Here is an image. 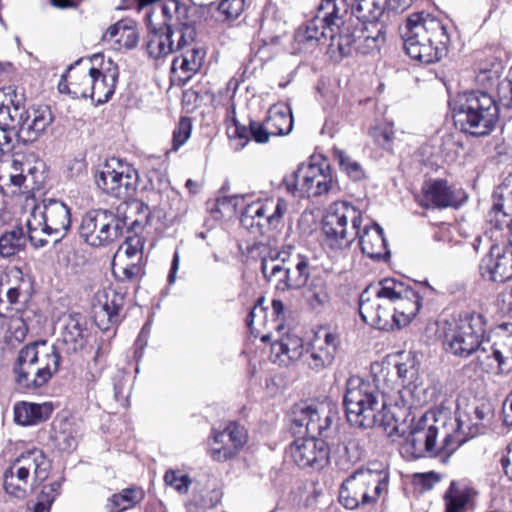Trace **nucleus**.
I'll return each mask as SVG.
<instances>
[{"instance_id":"29","label":"nucleus","mask_w":512,"mask_h":512,"mask_svg":"<svg viewBox=\"0 0 512 512\" xmlns=\"http://www.w3.org/2000/svg\"><path fill=\"white\" fill-rule=\"evenodd\" d=\"M122 305V297L114 291L99 294L97 302L93 304V317L96 325L101 330H108L110 325L118 324Z\"/></svg>"},{"instance_id":"41","label":"nucleus","mask_w":512,"mask_h":512,"mask_svg":"<svg viewBox=\"0 0 512 512\" xmlns=\"http://www.w3.org/2000/svg\"><path fill=\"white\" fill-rule=\"evenodd\" d=\"M394 366L403 385L413 384L417 380L420 362L415 353L399 352L395 356Z\"/></svg>"},{"instance_id":"16","label":"nucleus","mask_w":512,"mask_h":512,"mask_svg":"<svg viewBox=\"0 0 512 512\" xmlns=\"http://www.w3.org/2000/svg\"><path fill=\"white\" fill-rule=\"evenodd\" d=\"M438 435L439 428L428 424L427 418L422 417L411 427L402 450L413 459L435 457L441 448L448 444V433H444L441 441L442 445H438Z\"/></svg>"},{"instance_id":"60","label":"nucleus","mask_w":512,"mask_h":512,"mask_svg":"<svg viewBox=\"0 0 512 512\" xmlns=\"http://www.w3.org/2000/svg\"><path fill=\"white\" fill-rule=\"evenodd\" d=\"M256 212L253 208H249L248 205L241 213L240 223L243 228L247 229L251 233L260 234V228H258L256 221Z\"/></svg>"},{"instance_id":"22","label":"nucleus","mask_w":512,"mask_h":512,"mask_svg":"<svg viewBox=\"0 0 512 512\" xmlns=\"http://www.w3.org/2000/svg\"><path fill=\"white\" fill-rule=\"evenodd\" d=\"M350 3L347 0H322L316 16L307 22L304 30L299 32L300 40L316 39L318 30L325 24H335L348 15ZM319 35H323L319 33Z\"/></svg>"},{"instance_id":"54","label":"nucleus","mask_w":512,"mask_h":512,"mask_svg":"<svg viewBox=\"0 0 512 512\" xmlns=\"http://www.w3.org/2000/svg\"><path fill=\"white\" fill-rule=\"evenodd\" d=\"M502 71L503 67L501 63H494L489 69L481 68L476 75V80L478 83L486 87H492L496 84L498 86L500 84L498 81L501 77Z\"/></svg>"},{"instance_id":"53","label":"nucleus","mask_w":512,"mask_h":512,"mask_svg":"<svg viewBox=\"0 0 512 512\" xmlns=\"http://www.w3.org/2000/svg\"><path fill=\"white\" fill-rule=\"evenodd\" d=\"M369 134L377 146L385 150H391L392 142L394 139V131L392 127L387 125L375 126L370 130Z\"/></svg>"},{"instance_id":"45","label":"nucleus","mask_w":512,"mask_h":512,"mask_svg":"<svg viewBox=\"0 0 512 512\" xmlns=\"http://www.w3.org/2000/svg\"><path fill=\"white\" fill-rule=\"evenodd\" d=\"M143 491L127 488L121 493L114 494L110 499V512H126L143 499Z\"/></svg>"},{"instance_id":"4","label":"nucleus","mask_w":512,"mask_h":512,"mask_svg":"<svg viewBox=\"0 0 512 512\" xmlns=\"http://www.w3.org/2000/svg\"><path fill=\"white\" fill-rule=\"evenodd\" d=\"M356 25L358 24L355 23L353 18L344 17L335 24H325V26L321 27L318 30V34L323 32V35H315L316 39L307 40H300L299 32L303 30L300 28L295 33V41L308 49L317 46L323 40L329 39V53L331 57H335V54L338 53L339 59L349 56L354 49L361 53H366L367 50L362 49L358 45L361 40L367 43L368 49H375L378 47L379 42L384 41L385 35L382 29H377V34L373 36L363 26L357 28Z\"/></svg>"},{"instance_id":"32","label":"nucleus","mask_w":512,"mask_h":512,"mask_svg":"<svg viewBox=\"0 0 512 512\" xmlns=\"http://www.w3.org/2000/svg\"><path fill=\"white\" fill-rule=\"evenodd\" d=\"M512 216V178L506 179L493 193V206L489 213L490 223L498 230Z\"/></svg>"},{"instance_id":"3","label":"nucleus","mask_w":512,"mask_h":512,"mask_svg":"<svg viewBox=\"0 0 512 512\" xmlns=\"http://www.w3.org/2000/svg\"><path fill=\"white\" fill-rule=\"evenodd\" d=\"M58 348L46 341L34 342L20 349L13 367L19 389L34 391L46 385L59 370Z\"/></svg>"},{"instance_id":"48","label":"nucleus","mask_w":512,"mask_h":512,"mask_svg":"<svg viewBox=\"0 0 512 512\" xmlns=\"http://www.w3.org/2000/svg\"><path fill=\"white\" fill-rule=\"evenodd\" d=\"M306 298L313 308L323 306L330 297L327 286L322 279H313L306 291Z\"/></svg>"},{"instance_id":"37","label":"nucleus","mask_w":512,"mask_h":512,"mask_svg":"<svg viewBox=\"0 0 512 512\" xmlns=\"http://www.w3.org/2000/svg\"><path fill=\"white\" fill-rule=\"evenodd\" d=\"M272 353L275 355L274 362L287 366L300 358L304 359L303 340L295 335H287L272 345Z\"/></svg>"},{"instance_id":"21","label":"nucleus","mask_w":512,"mask_h":512,"mask_svg":"<svg viewBox=\"0 0 512 512\" xmlns=\"http://www.w3.org/2000/svg\"><path fill=\"white\" fill-rule=\"evenodd\" d=\"M339 345L340 340L336 333H318L311 341L303 362L314 372H321L333 364Z\"/></svg>"},{"instance_id":"35","label":"nucleus","mask_w":512,"mask_h":512,"mask_svg":"<svg viewBox=\"0 0 512 512\" xmlns=\"http://www.w3.org/2000/svg\"><path fill=\"white\" fill-rule=\"evenodd\" d=\"M315 164H300L290 176L284 179V183L288 192L295 194L300 192L302 196L317 197L316 181H315Z\"/></svg>"},{"instance_id":"6","label":"nucleus","mask_w":512,"mask_h":512,"mask_svg":"<svg viewBox=\"0 0 512 512\" xmlns=\"http://www.w3.org/2000/svg\"><path fill=\"white\" fill-rule=\"evenodd\" d=\"M309 257L296 252L292 247L280 251H270L261 260L264 278L276 281L278 291L298 290L303 288L311 276Z\"/></svg>"},{"instance_id":"51","label":"nucleus","mask_w":512,"mask_h":512,"mask_svg":"<svg viewBox=\"0 0 512 512\" xmlns=\"http://www.w3.org/2000/svg\"><path fill=\"white\" fill-rule=\"evenodd\" d=\"M192 132V120L189 117H181L173 131L172 149L177 151L190 138Z\"/></svg>"},{"instance_id":"15","label":"nucleus","mask_w":512,"mask_h":512,"mask_svg":"<svg viewBox=\"0 0 512 512\" xmlns=\"http://www.w3.org/2000/svg\"><path fill=\"white\" fill-rule=\"evenodd\" d=\"M359 314L362 320L379 330L398 328L391 300L382 292V281L377 287L362 292L359 299Z\"/></svg>"},{"instance_id":"61","label":"nucleus","mask_w":512,"mask_h":512,"mask_svg":"<svg viewBox=\"0 0 512 512\" xmlns=\"http://www.w3.org/2000/svg\"><path fill=\"white\" fill-rule=\"evenodd\" d=\"M219 447H212L209 451L210 456L213 460L218 462H224L232 459L237 455L235 448H231L227 444H220Z\"/></svg>"},{"instance_id":"56","label":"nucleus","mask_w":512,"mask_h":512,"mask_svg":"<svg viewBox=\"0 0 512 512\" xmlns=\"http://www.w3.org/2000/svg\"><path fill=\"white\" fill-rule=\"evenodd\" d=\"M246 0H221L216 8L226 17L235 19L244 11Z\"/></svg>"},{"instance_id":"43","label":"nucleus","mask_w":512,"mask_h":512,"mask_svg":"<svg viewBox=\"0 0 512 512\" xmlns=\"http://www.w3.org/2000/svg\"><path fill=\"white\" fill-rule=\"evenodd\" d=\"M53 441L56 447L65 452L73 451L78 445V434L74 425L68 421H62L59 426H54Z\"/></svg>"},{"instance_id":"64","label":"nucleus","mask_w":512,"mask_h":512,"mask_svg":"<svg viewBox=\"0 0 512 512\" xmlns=\"http://www.w3.org/2000/svg\"><path fill=\"white\" fill-rule=\"evenodd\" d=\"M439 480L440 478L434 472L419 473L414 476L415 483L421 485L425 490L431 489Z\"/></svg>"},{"instance_id":"18","label":"nucleus","mask_w":512,"mask_h":512,"mask_svg":"<svg viewBox=\"0 0 512 512\" xmlns=\"http://www.w3.org/2000/svg\"><path fill=\"white\" fill-rule=\"evenodd\" d=\"M50 461L39 449L28 450L19 455L5 470L4 474L31 482L32 490L45 481L49 475Z\"/></svg>"},{"instance_id":"42","label":"nucleus","mask_w":512,"mask_h":512,"mask_svg":"<svg viewBox=\"0 0 512 512\" xmlns=\"http://www.w3.org/2000/svg\"><path fill=\"white\" fill-rule=\"evenodd\" d=\"M26 245V236L21 226H14L0 237V255L10 257L23 250Z\"/></svg>"},{"instance_id":"52","label":"nucleus","mask_w":512,"mask_h":512,"mask_svg":"<svg viewBox=\"0 0 512 512\" xmlns=\"http://www.w3.org/2000/svg\"><path fill=\"white\" fill-rule=\"evenodd\" d=\"M166 485L173 487L178 493L186 494L192 483L187 474H180L179 471L168 470L164 475Z\"/></svg>"},{"instance_id":"17","label":"nucleus","mask_w":512,"mask_h":512,"mask_svg":"<svg viewBox=\"0 0 512 512\" xmlns=\"http://www.w3.org/2000/svg\"><path fill=\"white\" fill-rule=\"evenodd\" d=\"M382 292L391 300L398 328L409 324L421 308V296L412 287L394 279L382 280Z\"/></svg>"},{"instance_id":"62","label":"nucleus","mask_w":512,"mask_h":512,"mask_svg":"<svg viewBox=\"0 0 512 512\" xmlns=\"http://www.w3.org/2000/svg\"><path fill=\"white\" fill-rule=\"evenodd\" d=\"M510 78L503 80L498 85V95L505 105L512 108V68L510 69Z\"/></svg>"},{"instance_id":"20","label":"nucleus","mask_w":512,"mask_h":512,"mask_svg":"<svg viewBox=\"0 0 512 512\" xmlns=\"http://www.w3.org/2000/svg\"><path fill=\"white\" fill-rule=\"evenodd\" d=\"M289 451L293 461L301 468L321 469L328 462L327 444L313 436L296 439L290 445Z\"/></svg>"},{"instance_id":"12","label":"nucleus","mask_w":512,"mask_h":512,"mask_svg":"<svg viewBox=\"0 0 512 512\" xmlns=\"http://www.w3.org/2000/svg\"><path fill=\"white\" fill-rule=\"evenodd\" d=\"M125 225L111 210L92 209L82 217L79 235L92 247L107 246L121 237Z\"/></svg>"},{"instance_id":"33","label":"nucleus","mask_w":512,"mask_h":512,"mask_svg":"<svg viewBox=\"0 0 512 512\" xmlns=\"http://www.w3.org/2000/svg\"><path fill=\"white\" fill-rule=\"evenodd\" d=\"M248 207L255 210L256 223L260 228V234H263L266 228L279 227L288 205L284 199L278 198L277 201L267 200L266 202L251 203L248 204Z\"/></svg>"},{"instance_id":"59","label":"nucleus","mask_w":512,"mask_h":512,"mask_svg":"<svg viewBox=\"0 0 512 512\" xmlns=\"http://www.w3.org/2000/svg\"><path fill=\"white\" fill-rule=\"evenodd\" d=\"M59 490V482L44 485L37 497V500L43 503L46 507L50 508L56 497L59 495Z\"/></svg>"},{"instance_id":"8","label":"nucleus","mask_w":512,"mask_h":512,"mask_svg":"<svg viewBox=\"0 0 512 512\" xmlns=\"http://www.w3.org/2000/svg\"><path fill=\"white\" fill-rule=\"evenodd\" d=\"M389 477L383 470L361 467L349 475L339 490V502L347 509L374 506L387 494Z\"/></svg>"},{"instance_id":"28","label":"nucleus","mask_w":512,"mask_h":512,"mask_svg":"<svg viewBox=\"0 0 512 512\" xmlns=\"http://www.w3.org/2000/svg\"><path fill=\"white\" fill-rule=\"evenodd\" d=\"M483 274H488L494 282H506L512 278V247L502 249L493 245L489 257L483 259L481 264Z\"/></svg>"},{"instance_id":"24","label":"nucleus","mask_w":512,"mask_h":512,"mask_svg":"<svg viewBox=\"0 0 512 512\" xmlns=\"http://www.w3.org/2000/svg\"><path fill=\"white\" fill-rule=\"evenodd\" d=\"M403 47L406 54L413 60L421 63H434L442 57V48L431 43L424 35H418L413 30L400 27Z\"/></svg>"},{"instance_id":"7","label":"nucleus","mask_w":512,"mask_h":512,"mask_svg":"<svg viewBox=\"0 0 512 512\" xmlns=\"http://www.w3.org/2000/svg\"><path fill=\"white\" fill-rule=\"evenodd\" d=\"M26 227L28 239L35 248L47 245L44 235L58 242L71 227L70 208L60 200L44 199L32 209Z\"/></svg>"},{"instance_id":"31","label":"nucleus","mask_w":512,"mask_h":512,"mask_svg":"<svg viewBox=\"0 0 512 512\" xmlns=\"http://www.w3.org/2000/svg\"><path fill=\"white\" fill-rule=\"evenodd\" d=\"M266 122L263 123L251 120L249 125H241L236 119L233 120V126L228 128V135L234 145L235 150L243 149L250 140L259 144H265L273 136L267 129Z\"/></svg>"},{"instance_id":"14","label":"nucleus","mask_w":512,"mask_h":512,"mask_svg":"<svg viewBox=\"0 0 512 512\" xmlns=\"http://www.w3.org/2000/svg\"><path fill=\"white\" fill-rule=\"evenodd\" d=\"M463 402L464 400H457L455 412L457 427L454 434L450 435V455L468 439L482 434L493 418V410L489 403L465 404L463 408Z\"/></svg>"},{"instance_id":"38","label":"nucleus","mask_w":512,"mask_h":512,"mask_svg":"<svg viewBox=\"0 0 512 512\" xmlns=\"http://www.w3.org/2000/svg\"><path fill=\"white\" fill-rule=\"evenodd\" d=\"M424 203L430 219H436L438 212L448 207V184L445 180H435L423 187Z\"/></svg>"},{"instance_id":"36","label":"nucleus","mask_w":512,"mask_h":512,"mask_svg":"<svg viewBox=\"0 0 512 512\" xmlns=\"http://www.w3.org/2000/svg\"><path fill=\"white\" fill-rule=\"evenodd\" d=\"M387 0H355L346 17H351L368 30L366 23L378 28V20L386 8Z\"/></svg>"},{"instance_id":"40","label":"nucleus","mask_w":512,"mask_h":512,"mask_svg":"<svg viewBox=\"0 0 512 512\" xmlns=\"http://www.w3.org/2000/svg\"><path fill=\"white\" fill-rule=\"evenodd\" d=\"M489 351L498 362L499 369L503 371L507 362L512 360V324L501 326L497 340L488 344Z\"/></svg>"},{"instance_id":"27","label":"nucleus","mask_w":512,"mask_h":512,"mask_svg":"<svg viewBox=\"0 0 512 512\" xmlns=\"http://www.w3.org/2000/svg\"><path fill=\"white\" fill-rule=\"evenodd\" d=\"M181 55L176 56L171 71L178 82L186 84L201 68L205 52L194 45V42L183 49H176Z\"/></svg>"},{"instance_id":"5","label":"nucleus","mask_w":512,"mask_h":512,"mask_svg":"<svg viewBox=\"0 0 512 512\" xmlns=\"http://www.w3.org/2000/svg\"><path fill=\"white\" fill-rule=\"evenodd\" d=\"M454 125L473 136L489 135L495 128L499 108L487 92L472 90L459 93L450 103Z\"/></svg>"},{"instance_id":"25","label":"nucleus","mask_w":512,"mask_h":512,"mask_svg":"<svg viewBox=\"0 0 512 512\" xmlns=\"http://www.w3.org/2000/svg\"><path fill=\"white\" fill-rule=\"evenodd\" d=\"M404 28L413 30L418 35H424L431 43L438 46H443L446 50V43L448 41V34L446 26L443 22L432 14L414 13L409 16L404 25Z\"/></svg>"},{"instance_id":"30","label":"nucleus","mask_w":512,"mask_h":512,"mask_svg":"<svg viewBox=\"0 0 512 512\" xmlns=\"http://www.w3.org/2000/svg\"><path fill=\"white\" fill-rule=\"evenodd\" d=\"M326 405H298L294 408L291 415V430L294 434L316 437L317 431L321 428L319 425L320 416L323 413V407Z\"/></svg>"},{"instance_id":"11","label":"nucleus","mask_w":512,"mask_h":512,"mask_svg":"<svg viewBox=\"0 0 512 512\" xmlns=\"http://www.w3.org/2000/svg\"><path fill=\"white\" fill-rule=\"evenodd\" d=\"M486 321L482 314L465 311L454 319L450 340V352L468 357L481 350L488 352L489 339H485Z\"/></svg>"},{"instance_id":"34","label":"nucleus","mask_w":512,"mask_h":512,"mask_svg":"<svg viewBox=\"0 0 512 512\" xmlns=\"http://www.w3.org/2000/svg\"><path fill=\"white\" fill-rule=\"evenodd\" d=\"M54 411L52 402H19L14 406V420L22 426L38 425L47 421Z\"/></svg>"},{"instance_id":"46","label":"nucleus","mask_w":512,"mask_h":512,"mask_svg":"<svg viewBox=\"0 0 512 512\" xmlns=\"http://www.w3.org/2000/svg\"><path fill=\"white\" fill-rule=\"evenodd\" d=\"M475 492L469 487L457 488L450 483V512H467L473 508Z\"/></svg>"},{"instance_id":"9","label":"nucleus","mask_w":512,"mask_h":512,"mask_svg":"<svg viewBox=\"0 0 512 512\" xmlns=\"http://www.w3.org/2000/svg\"><path fill=\"white\" fill-rule=\"evenodd\" d=\"M363 217L360 210L348 202H335L322 219L324 245L333 251L349 248L359 235Z\"/></svg>"},{"instance_id":"58","label":"nucleus","mask_w":512,"mask_h":512,"mask_svg":"<svg viewBox=\"0 0 512 512\" xmlns=\"http://www.w3.org/2000/svg\"><path fill=\"white\" fill-rule=\"evenodd\" d=\"M15 135L10 123L0 125V155L10 153L14 147Z\"/></svg>"},{"instance_id":"55","label":"nucleus","mask_w":512,"mask_h":512,"mask_svg":"<svg viewBox=\"0 0 512 512\" xmlns=\"http://www.w3.org/2000/svg\"><path fill=\"white\" fill-rule=\"evenodd\" d=\"M315 181H316V194L323 195L328 193L332 187L333 181L330 174L329 165L325 167L315 164Z\"/></svg>"},{"instance_id":"10","label":"nucleus","mask_w":512,"mask_h":512,"mask_svg":"<svg viewBox=\"0 0 512 512\" xmlns=\"http://www.w3.org/2000/svg\"><path fill=\"white\" fill-rule=\"evenodd\" d=\"M14 99L9 96V103L0 106V115L6 114L10 120L15 138L22 143L38 140L52 124L54 116L48 105H33L27 109L22 106V96Z\"/></svg>"},{"instance_id":"49","label":"nucleus","mask_w":512,"mask_h":512,"mask_svg":"<svg viewBox=\"0 0 512 512\" xmlns=\"http://www.w3.org/2000/svg\"><path fill=\"white\" fill-rule=\"evenodd\" d=\"M23 156L16 155L8 162H3V164L7 165L5 167L8 170L7 179L10 184L14 187H21L23 182L25 181L24 171L26 170V165L22 161Z\"/></svg>"},{"instance_id":"47","label":"nucleus","mask_w":512,"mask_h":512,"mask_svg":"<svg viewBox=\"0 0 512 512\" xmlns=\"http://www.w3.org/2000/svg\"><path fill=\"white\" fill-rule=\"evenodd\" d=\"M333 157L334 160L339 164L340 169L345 172L349 178L354 181H359L364 178V170L361 164L353 160L344 151L340 149H334Z\"/></svg>"},{"instance_id":"26","label":"nucleus","mask_w":512,"mask_h":512,"mask_svg":"<svg viewBox=\"0 0 512 512\" xmlns=\"http://www.w3.org/2000/svg\"><path fill=\"white\" fill-rule=\"evenodd\" d=\"M359 245L363 254L374 260H386L390 256L382 227L378 223L360 226Z\"/></svg>"},{"instance_id":"44","label":"nucleus","mask_w":512,"mask_h":512,"mask_svg":"<svg viewBox=\"0 0 512 512\" xmlns=\"http://www.w3.org/2000/svg\"><path fill=\"white\" fill-rule=\"evenodd\" d=\"M246 441L245 429L236 423H229L223 431L214 434L215 444H227L231 448H235L236 453L239 452Z\"/></svg>"},{"instance_id":"23","label":"nucleus","mask_w":512,"mask_h":512,"mask_svg":"<svg viewBox=\"0 0 512 512\" xmlns=\"http://www.w3.org/2000/svg\"><path fill=\"white\" fill-rule=\"evenodd\" d=\"M117 80V67L108 69L105 73L90 67L85 77L87 87L81 91V94L83 97H90L98 104L106 103L114 94Z\"/></svg>"},{"instance_id":"13","label":"nucleus","mask_w":512,"mask_h":512,"mask_svg":"<svg viewBox=\"0 0 512 512\" xmlns=\"http://www.w3.org/2000/svg\"><path fill=\"white\" fill-rule=\"evenodd\" d=\"M139 175L137 170L117 158H112L95 174V183L103 193L117 198H131L138 187Z\"/></svg>"},{"instance_id":"39","label":"nucleus","mask_w":512,"mask_h":512,"mask_svg":"<svg viewBox=\"0 0 512 512\" xmlns=\"http://www.w3.org/2000/svg\"><path fill=\"white\" fill-rule=\"evenodd\" d=\"M265 122L273 136L287 135L293 127V117L290 107L287 105H274L267 113Z\"/></svg>"},{"instance_id":"1","label":"nucleus","mask_w":512,"mask_h":512,"mask_svg":"<svg viewBox=\"0 0 512 512\" xmlns=\"http://www.w3.org/2000/svg\"><path fill=\"white\" fill-rule=\"evenodd\" d=\"M146 13L149 37L146 49L150 57L160 59L191 45L196 38L191 8L180 0H136Z\"/></svg>"},{"instance_id":"57","label":"nucleus","mask_w":512,"mask_h":512,"mask_svg":"<svg viewBox=\"0 0 512 512\" xmlns=\"http://www.w3.org/2000/svg\"><path fill=\"white\" fill-rule=\"evenodd\" d=\"M139 40V34L135 27L128 26L125 22L120 34V37L116 39L118 48L133 49L136 47Z\"/></svg>"},{"instance_id":"50","label":"nucleus","mask_w":512,"mask_h":512,"mask_svg":"<svg viewBox=\"0 0 512 512\" xmlns=\"http://www.w3.org/2000/svg\"><path fill=\"white\" fill-rule=\"evenodd\" d=\"M30 484L29 481L3 474V486L6 493L17 499H24L28 495Z\"/></svg>"},{"instance_id":"19","label":"nucleus","mask_w":512,"mask_h":512,"mask_svg":"<svg viewBox=\"0 0 512 512\" xmlns=\"http://www.w3.org/2000/svg\"><path fill=\"white\" fill-rule=\"evenodd\" d=\"M89 337L86 317L77 312L69 313L62 319L60 338L56 347L58 351L61 350L67 355L78 354L87 346Z\"/></svg>"},{"instance_id":"63","label":"nucleus","mask_w":512,"mask_h":512,"mask_svg":"<svg viewBox=\"0 0 512 512\" xmlns=\"http://www.w3.org/2000/svg\"><path fill=\"white\" fill-rule=\"evenodd\" d=\"M336 417V413L333 412L332 408L329 405L323 407L322 416H320L319 425L321 428L317 431V436H324L325 432L330 428L331 423Z\"/></svg>"},{"instance_id":"2","label":"nucleus","mask_w":512,"mask_h":512,"mask_svg":"<svg viewBox=\"0 0 512 512\" xmlns=\"http://www.w3.org/2000/svg\"><path fill=\"white\" fill-rule=\"evenodd\" d=\"M343 405L352 426L363 429L377 427L389 437L399 433L397 420L386 408L375 384L360 377H350L346 382Z\"/></svg>"}]
</instances>
